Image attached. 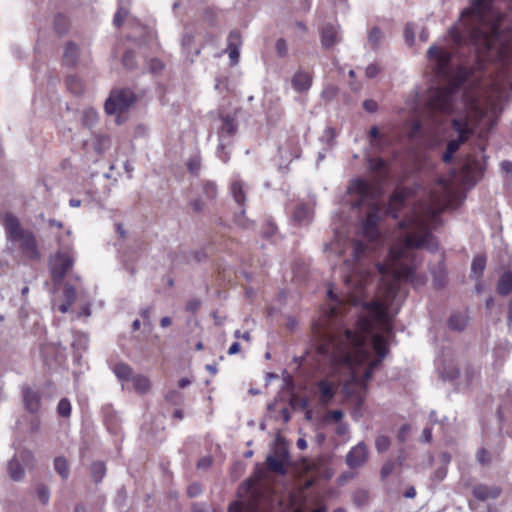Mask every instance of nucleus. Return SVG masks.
<instances>
[{"instance_id": "obj_1", "label": "nucleus", "mask_w": 512, "mask_h": 512, "mask_svg": "<svg viewBox=\"0 0 512 512\" xmlns=\"http://www.w3.org/2000/svg\"><path fill=\"white\" fill-rule=\"evenodd\" d=\"M401 229H408L403 241L390 248V264L378 263L377 269L382 276L379 286V300L362 303L364 281L356 284L355 291L349 292L347 301L354 306L362 305L378 322H386L387 312L399 290V282L405 281L414 286H422L426 281L424 275L415 273V265H403L401 261L409 258L412 250L425 247L430 251L438 249L436 238L430 232L429 220L420 215L399 222Z\"/></svg>"}, {"instance_id": "obj_2", "label": "nucleus", "mask_w": 512, "mask_h": 512, "mask_svg": "<svg viewBox=\"0 0 512 512\" xmlns=\"http://www.w3.org/2000/svg\"><path fill=\"white\" fill-rule=\"evenodd\" d=\"M341 301L329 307L324 319L318 324L316 352L318 360L325 365L339 367L346 365L350 368L365 363L370 356L367 338L373 330L370 317L362 316L357 320L356 330L345 329L333 332L329 326L340 314Z\"/></svg>"}, {"instance_id": "obj_3", "label": "nucleus", "mask_w": 512, "mask_h": 512, "mask_svg": "<svg viewBox=\"0 0 512 512\" xmlns=\"http://www.w3.org/2000/svg\"><path fill=\"white\" fill-rule=\"evenodd\" d=\"M427 56L435 65L436 75L449 81L444 88L437 87L430 90L427 100L428 107L433 111L450 114L453 111L454 94L467 81L470 71L460 65L454 74L450 75L452 55L442 48L431 46L427 51Z\"/></svg>"}, {"instance_id": "obj_4", "label": "nucleus", "mask_w": 512, "mask_h": 512, "mask_svg": "<svg viewBox=\"0 0 512 512\" xmlns=\"http://www.w3.org/2000/svg\"><path fill=\"white\" fill-rule=\"evenodd\" d=\"M471 1L472 7L465 9L461 14L463 18L469 17L472 21V24L466 26L467 39L456 26H452L448 32L456 45L467 42L475 48L477 54H482L493 47L498 37V27L495 23L484 21L485 13L490 8V0Z\"/></svg>"}, {"instance_id": "obj_5", "label": "nucleus", "mask_w": 512, "mask_h": 512, "mask_svg": "<svg viewBox=\"0 0 512 512\" xmlns=\"http://www.w3.org/2000/svg\"><path fill=\"white\" fill-rule=\"evenodd\" d=\"M348 192L358 196V199L352 203L353 208H360L364 204H368V211L361 221L359 226V233L369 241H375L380 236L378 223L381 220L380 207L372 198L373 187L372 185L361 178L354 179L349 187Z\"/></svg>"}, {"instance_id": "obj_6", "label": "nucleus", "mask_w": 512, "mask_h": 512, "mask_svg": "<svg viewBox=\"0 0 512 512\" xmlns=\"http://www.w3.org/2000/svg\"><path fill=\"white\" fill-rule=\"evenodd\" d=\"M270 482H242L238 488V494L243 501H236L230 504L228 512H261L274 502L273 490Z\"/></svg>"}, {"instance_id": "obj_7", "label": "nucleus", "mask_w": 512, "mask_h": 512, "mask_svg": "<svg viewBox=\"0 0 512 512\" xmlns=\"http://www.w3.org/2000/svg\"><path fill=\"white\" fill-rule=\"evenodd\" d=\"M2 224L7 240L18 242L19 250L26 258L30 260H39L41 258L34 233L31 230L24 229L17 216L11 212H6L3 215Z\"/></svg>"}, {"instance_id": "obj_8", "label": "nucleus", "mask_w": 512, "mask_h": 512, "mask_svg": "<svg viewBox=\"0 0 512 512\" xmlns=\"http://www.w3.org/2000/svg\"><path fill=\"white\" fill-rule=\"evenodd\" d=\"M305 485L289 493V505L292 512H327V495L313 488L315 482H304Z\"/></svg>"}, {"instance_id": "obj_9", "label": "nucleus", "mask_w": 512, "mask_h": 512, "mask_svg": "<svg viewBox=\"0 0 512 512\" xmlns=\"http://www.w3.org/2000/svg\"><path fill=\"white\" fill-rule=\"evenodd\" d=\"M265 464L269 472L285 476L291 464L288 447L285 444H277L267 455Z\"/></svg>"}, {"instance_id": "obj_10", "label": "nucleus", "mask_w": 512, "mask_h": 512, "mask_svg": "<svg viewBox=\"0 0 512 512\" xmlns=\"http://www.w3.org/2000/svg\"><path fill=\"white\" fill-rule=\"evenodd\" d=\"M135 95L130 89L112 91L105 102V112L113 115L117 112H124L134 103Z\"/></svg>"}, {"instance_id": "obj_11", "label": "nucleus", "mask_w": 512, "mask_h": 512, "mask_svg": "<svg viewBox=\"0 0 512 512\" xmlns=\"http://www.w3.org/2000/svg\"><path fill=\"white\" fill-rule=\"evenodd\" d=\"M74 259L66 252L56 253L50 260V273L54 283H60L72 268Z\"/></svg>"}, {"instance_id": "obj_12", "label": "nucleus", "mask_w": 512, "mask_h": 512, "mask_svg": "<svg viewBox=\"0 0 512 512\" xmlns=\"http://www.w3.org/2000/svg\"><path fill=\"white\" fill-rule=\"evenodd\" d=\"M452 128L458 133V138L450 140L447 143L446 150L454 154L460 148V145L470 138L473 131L467 118L453 119Z\"/></svg>"}, {"instance_id": "obj_13", "label": "nucleus", "mask_w": 512, "mask_h": 512, "mask_svg": "<svg viewBox=\"0 0 512 512\" xmlns=\"http://www.w3.org/2000/svg\"><path fill=\"white\" fill-rule=\"evenodd\" d=\"M372 346L376 354L378 355V359L372 360L369 362L368 367L365 369L363 373V379L362 382H367L373 375L374 370L377 366L380 365L382 360L386 357L388 354V345L386 340L381 335H374L372 339Z\"/></svg>"}, {"instance_id": "obj_14", "label": "nucleus", "mask_w": 512, "mask_h": 512, "mask_svg": "<svg viewBox=\"0 0 512 512\" xmlns=\"http://www.w3.org/2000/svg\"><path fill=\"white\" fill-rule=\"evenodd\" d=\"M21 397L25 410L31 414H36L41 410L42 394L27 384L21 386Z\"/></svg>"}, {"instance_id": "obj_15", "label": "nucleus", "mask_w": 512, "mask_h": 512, "mask_svg": "<svg viewBox=\"0 0 512 512\" xmlns=\"http://www.w3.org/2000/svg\"><path fill=\"white\" fill-rule=\"evenodd\" d=\"M368 459V449L364 442L354 446L346 456L347 465L351 468L362 466Z\"/></svg>"}, {"instance_id": "obj_16", "label": "nucleus", "mask_w": 512, "mask_h": 512, "mask_svg": "<svg viewBox=\"0 0 512 512\" xmlns=\"http://www.w3.org/2000/svg\"><path fill=\"white\" fill-rule=\"evenodd\" d=\"M340 41L339 26L325 24L321 29V44L324 49H330Z\"/></svg>"}, {"instance_id": "obj_17", "label": "nucleus", "mask_w": 512, "mask_h": 512, "mask_svg": "<svg viewBox=\"0 0 512 512\" xmlns=\"http://www.w3.org/2000/svg\"><path fill=\"white\" fill-rule=\"evenodd\" d=\"M80 47L73 41H68L64 45L62 61L67 67L74 68L77 66L80 57Z\"/></svg>"}, {"instance_id": "obj_18", "label": "nucleus", "mask_w": 512, "mask_h": 512, "mask_svg": "<svg viewBox=\"0 0 512 512\" xmlns=\"http://www.w3.org/2000/svg\"><path fill=\"white\" fill-rule=\"evenodd\" d=\"M312 82V74L302 69L297 70L291 80L293 89L299 93L308 91L312 86Z\"/></svg>"}, {"instance_id": "obj_19", "label": "nucleus", "mask_w": 512, "mask_h": 512, "mask_svg": "<svg viewBox=\"0 0 512 512\" xmlns=\"http://www.w3.org/2000/svg\"><path fill=\"white\" fill-rule=\"evenodd\" d=\"M316 385L320 394V403L323 405L329 404L336 395V385L325 379L318 381Z\"/></svg>"}, {"instance_id": "obj_20", "label": "nucleus", "mask_w": 512, "mask_h": 512, "mask_svg": "<svg viewBox=\"0 0 512 512\" xmlns=\"http://www.w3.org/2000/svg\"><path fill=\"white\" fill-rule=\"evenodd\" d=\"M405 203V194L402 191L394 192L389 199L386 214L394 219L398 218L399 212Z\"/></svg>"}, {"instance_id": "obj_21", "label": "nucleus", "mask_w": 512, "mask_h": 512, "mask_svg": "<svg viewBox=\"0 0 512 512\" xmlns=\"http://www.w3.org/2000/svg\"><path fill=\"white\" fill-rule=\"evenodd\" d=\"M230 191L233 196L234 201L244 207L246 202V186L245 183L241 180H234L230 185Z\"/></svg>"}, {"instance_id": "obj_22", "label": "nucleus", "mask_w": 512, "mask_h": 512, "mask_svg": "<svg viewBox=\"0 0 512 512\" xmlns=\"http://www.w3.org/2000/svg\"><path fill=\"white\" fill-rule=\"evenodd\" d=\"M474 496L479 500H487L490 498H496L500 494V489L498 487H488L484 484L477 485L473 490Z\"/></svg>"}, {"instance_id": "obj_23", "label": "nucleus", "mask_w": 512, "mask_h": 512, "mask_svg": "<svg viewBox=\"0 0 512 512\" xmlns=\"http://www.w3.org/2000/svg\"><path fill=\"white\" fill-rule=\"evenodd\" d=\"M53 25L55 32L59 36H64L69 32L71 23L66 15L58 13L54 16Z\"/></svg>"}, {"instance_id": "obj_24", "label": "nucleus", "mask_w": 512, "mask_h": 512, "mask_svg": "<svg viewBox=\"0 0 512 512\" xmlns=\"http://www.w3.org/2000/svg\"><path fill=\"white\" fill-rule=\"evenodd\" d=\"M497 292L499 295L507 296L512 292V272H504L497 283Z\"/></svg>"}, {"instance_id": "obj_25", "label": "nucleus", "mask_w": 512, "mask_h": 512, "mask_svg": "<svg viewBox=\"0 0 512 512\" xmlns=\"http://www.w3.org/2000/svg\"><path fill=\"white\" fill-rule=\"evenodd\" d=\"M312 218L311 209L305 204H298L293 212V219L299 224L308 223Z\"/></svg>"}, {"instance_id": "obj_26", "label": "nucleus", "mask_w": 512, "mask_h": 512, "mask_svg": "<svg viewBox=\"0 0 512 512\" xmlns=\"http://www.w3.org/2000/svg\"><path fill=\"white\" fill-rule=\"evenodd\" d=\"M468 317L463 313H453L449 320L448 326L451 330L462 331L466 327Z\"/></svg>"}, {"instance_id": "obj_27", "label": "nucleus", "mask_w": 512, "mask_h": 512, "mask_svg": "<svg viewBox=\"0 0 512 512\" xmlns=\"http://www.w3.org/2000/svg\"><path fill=\"white\" fill-rule=\"evenodd\" d=\"M113 372L116 377L122 381H129L133 378V369L126 363L120 362L115 364Z\"/></svg>"}, {"instance_id": "obj_28", "label": "nucleus", "mask_w": 512, "mask_h": 512, "mask_svg": "<svg viewBox=\"0 0 512 512\" xmlns=\"http://www.w3.org/2000/svg\"><path fill=\"white\" fill-rule=\"evenodd\" d=\"M111 146V139L107 135L97 134L93 139V148L97 154H103Z\"/></svg>"}, {"instance_id": "obj_29", "label": "nucleus", "mask_w": 512, "mask_h": 512, "mask_svg": "<svg viewBox=\"0 0 512 512\" xmlns=\"http://www.w3.org/2000/svg\"><path fill=\"white\" fill-rule=\"evenodd\" d=\"M66 85L68 90L75 95H81L85 89L83 81L76 75H69L66 78Z\"/></svg>"}, {"instance_id": "obj_30", "label": "nucleus", "mask_w": 512, "mask_h": 512, "mask_svg": "<svg viewBox=\"0 0 512 512\" xmlns=\"http://www.w3.org/2000/svg\"><path fill=\"white\" fill-rule=\"evenodd\" d=\"M8 472L13 480H20L25 475L24 468L16 457L8 462Z\"/></svg>"}, {"instance_id": "obj_31", "label": "nucleus", "mask_w": 512, "mask_h": 512, "mask_svg": "<svg viewBox=\"0 0 512 512\" xmlns=\"http://www.w3.org/2000/svg\"><path fill=\"white\" fill-rule=\"evenodd\" d=\"M222 119V126L220 130L221 136H233L238 129V125L234 118L230 116H224Z\"/></svg>"}, {"instance_id": "obj_32", "label": "nucleus", "mask_w": 512, "mask_h": 512, "mask_svg": "<svg viewBox=\"0 0 512 512\" xmlns=\"http://www.w3.org/2000/svg\"><path fill=\"white\" fill-rule=\"evenodd\" d=\"M131 380L133 381L135 391L139 394H145L151 388L150 380L144 375L133 376Z\"/></svg>"}, {"instance_id": "obj_33", "label": "nucleus", "mask_w": 512, "mask_h": 512, "mask_svg": "<svg viewBox=\"0 0 512 512\" xmlns=\"http://www.w3.org/2000/svg\"><path fill=\"white\" fill-rule=\"evenodd\" d=\"M54 469L61 478L66 479L69 477L70 468L65 457L58 456L54 459Z\"/></svg>"}, {"instance_id": "obj_34", "label": "nucleus", "mask_w": 512, "mask_h": 512, "mask_svg": "<svg viewBox=\"0 0 512 512\" xmlns=\"http://www.w3.org/2000/svg\"><path fill=\"white\" fill-rule=\"evenodd\" d=\"M81 121L83 126L92 128L98 121V113L92 108H86L82 111Z\"/></svg>"}, {"instance_id": "obj_35", "label": "nucleus", "mask_w": 512, "mask_h": 512, "mask_svg": "<svg viewBox=\"0 0 512 512\" xmlns=\"http://www.w3.org/2000/svg\"><path fill=\"white\" fill-rule=\"evenodd\" d=\"M202 194L207 200H215L218 195V189L215 182L205 180L201 184Z\"/></svg>"}, {"instance_id": "obj_36", "label": "nucleus", "mask_w": 512, "mask_h": 512, "mask_svg": "<svg viewBox=\"0 0 512 512\" xmlns=\"http://www.w3.org/2000/svg\"><path fill=\"white\" fill-rule=\"evenodd\" d=\"M486 267V258L484 256H476L474 257L471 264V274L479 278L482 276L484 269Z\"/></svg>"}, {"instance_id": "obj_37", "label": "nucleus", "mask_w": 512, "mask_h": 512, "mask_svg": "<svg viewBox=\"0 0 512 512\" xmlns=\"http://www.w3.org/2000/svg\"><path fill=\"white\" fill-rule=\"evenodd\" d=\"M242 45L241 33L237 30H232L227 39V49H240Z\"/></svg>"}, {"instance_id": "obj_38", "label": "nucleus", "mask_w": 512, "mask_h": 512, "mask_svg": "<svg viewBox=\"0 0 512 512\" xmlns=\"http://www.w3.org/2000/svg\"><path fill=\"white\" fill-rule=\"evenodd\" d=\"M383 39V33L378 27H373L368 35V42L373 49H377Z\"/></svg>"}, {"instance_id": "obj_39", "label": "nucleus", "mask_w": 512, "mask_h": 512, "mask_svg": "<svg viewBox=\"0 0 512 512\" xmlns=\"http://www.w3.org/2000/svg\"><path fill=\"white\" fill-rule=\"evenodd\" d=\"M90 470L94 480H101L106 474V466L102 461L93 462Z\"/></svg>"}, {"instance_id": "obj_40", "label": "nucleus", "mask_w": 512, "mask_h": 512, "mask_svg": "<svg viewBox=\"0 0 512 512\" xmlns=\"http://www.w3.org/2000/svg\"><path fill=\"white\" fill-rule=\"evenodd\" d=\"M57 413L60 417L69 418L71 415V403L68 398H62L57 405Z\"/></svg>"}, {"instance_id": "obj_41", "label": "nucleus", "mask_w": 512, "mask_h": 512, "mask_svg": "<svg viewBox=\"0 0 512 512\" xmlns=\"http://www.w3.org/2000/svg\"><path fill=\"white\" fill-rule=\"evenodd\" d=\"M353 500L357 507H363L369 503V492L366 490H358L354 493Z\"/></svg>"}, {"instance_id": "obj_42", "label": "nucleus", "mask_w": 512, "mask_h": 512, "mask_svg": "<svg viewBox=\"0 0 512 512\" xmlns=\"http://www.w3.org/2000/svg\"><path fill=\"white\" fill-rule=\"evenodd\" d=\"M391 445V440L386 435H379L375 440V448L379 453L386 452Z\"/></svg>"}, {"instance_id": "obj_43", "label": "nucleus", "mask_w": 512, "mask_h": 512, "mask_svg": "<svg viewBox=\"0 0 512 512\" xmlns=\"http://www.w3.org/2000/svg\"><path fill=\"white\" fill-rule=\"evenodd\" d=\"M165 399L172 405L179 406L183 403L184 396L177 390H170L166 393Z\"/></svg>"}, {"instance_id": "obj_44", "label": "nucleus", "mask_w": 512, "mask_h": 512, "mask_svg": "<svg viewBox=\"0 0 512 512\" xmlns=\"http://www.w3.org/2000/svg\"><path fill=\"white\" fill-rule=\"evenodd\" d=\"M187 169L191 174L198 175L201 169V158L199 156L191 157L187 162Z\"/></svg>"}, {"instance_id": "obj_45", "label": "nucleus", "mask_w": 512, "mask_h": 512, "mask_svg": "<svg viewBox=\"0 0 512 512\" xmlns=\"http://www.w3.org/2000/svg\"><path fill=\"white\" fill-rule=\"evenodd\" d=\"M63 296L65 302H69L73 305L77 296L75 288L70 284H66L63 289Z\"/></svg>"}, {"instance_id": "obj_46", "label": "nucleus", "mask_w": 512, "mask_h": 512, "mask_svg": "<svg viewBox=\"0 0 512 512\" xmlns=\"http://www.w3.org/2000/svg\"><path fill=\"white\" fill-rule=\"evenodd\" d=\"M338 93H339V89L337 86L328 85L323 89L321 96L324 100L331 101L338 95Z\"/></svg>"}, {"instance_id": "obj_47", "label": "nucleus", "mask_w": 512, "mask_h": 512, "mask_svg": "<svg viewBox=\"0 0 512 512\" xmlns=\"http://www.w3.org/2000/svg\"><path fill=\"white\" fill-rule=\"evenodd\" d=\"M122 63L127 69H133L136 66L135 53L131 50L126 51L122 57Z\"/></svg>"}, {"instance_id": "obj_48", "label": "nucleus", "mask_w": 512, "mask_h": 512, "mask_svg": "<svg viewBox=\"0 0 512 512\" xmlns=\"http://www.w3.org/2000/svg\"><path fill=\"white\" fill-rule=\"evenodd\" d=\"M442 378L446 380H455L459 377L460 371L455 366H448L442 371Z\"/></svg>"}, {"instance_id": "obj_49", "label": "nucleus", "mask_w": 512, "mask_h": 512, "mask_svg": "<svg viewBox=\"0 0 512 512\" xmlns=\"http://www.w3.org/2000/svg\"><path fill=\"white\" fill-rule=\"evenodd\" d=\"M275 50L279 57H286L288 54V46L286 40L283 38H279L275 43Z\"/></svg>"}, {"instance_id": "obj_50", "label": "nucleus", "mask_w": 512, "mask_h": 512, "mask_svg": "<svg viewBox=\"0 0 512 512\" xmlns=\"http://www.w3.org/2000/svg\"><path fill=\"white\" fill-rule=\"evenodd\" d=\"M366 244H364L362 241L356 240L353 242V257L354 260L360 259V257L365 253L366 251Z\"/></svg>"}, {"instance_id": "obj_51", "label": "nucleus", "mask_w": 512, "mask_h": 512, "mask_svg": "<svg viewBox=\"0 0 512 512\" xmlns=\"http://www.w3.org/2000/svg\"><path fill=\"white\" fill-rule=\"evenodd\" d=\"M476 458L480 464L486 465L490 462V453L486 448H480L477 451Z\"/></svg>"}, {"instance_id": "obj_52", "label": "nucleus", "mask_w": 512, "mask_h": 512, "mask_svg": "<svg viewBox=\"0 0 512 512\" xmlns=\"http://www.w3.org/2000/svg\"><path fill=\"white\" fill-rule=\"evenodd\" d=\"M127 15H128L127 10H125L122 7L119 8L117 10V12L115 13V15H114V19H113L114 25L117 26V27H120L123 24V22H124L125 18L127 17Z\"/></svg>"}, {"instance_id": "obj_53", "label": "nucleus", "mask_w": 512, "mask_h": 512, "mask_svg": "<svg viewBox=\"0 0 512 512\" xmlns=\"http://www.w3.org/2000/svg\"><path fill=\"white\" fill-rule=\"evenodd\" d=\"M37 496L42 504H47L49 501V491L46 486L40 485L37 489Z\"/></svg>"}, {"instance_id": "obj_54", "label": "nucleus", "mask_w": 512, "mask_h": 512, "mask_svg": "<svg viewBox=\"0 0 512 512\" xmlns=\"http://www.w3.org/2000/svg\"><path fill=\"white\" fill-rule=\"evenodd\" d=\"M404 36L405 40L409 45H413L415 35H414V28L412 24H406L404 29Z\"/></svg>"}, {"instance_id": "obj_55", "label": "nucleus", "mask_w": 512, "mask_h": 512, "mask_svg": "<svg viewBox=\"0 0 512 512\" xmlns=\"http://www.w3.org/2000/svg\"><path fill=\"white\" fill-rule=\"evenodd\" d=\"M212 463H213V458L210 455H207L198 460L197 468L205 470V469L210 468Z\"/></svg>"}, {"instance_id": "obj_56", "label": "nucleus", "mask_w": 512, "mask_h": 512, "mask_svg": "<svg viewBox=\"0 0 512 512\" xmlns=\"http://www.w3.org/2000/svg\"><path fill=\"white\" fill-rule=\"evenodd\" d=\"M194 43V35L191 33H185L182 37V47L190 54L189 48Z\"/></svg>"}, {"instance_id": "obj_57", "label": "nucleus", "mask_w": 512, "mask_h": 512, "mask_svg": "<svg viewBox=\"0 0 512 512\" xmlns=\"http://www.w3.org/2000/svg\"><path fill=\"white\" fill-rule=\"evenodd\" d=\"M380 72V67L376 63L369 64L365 70L367 78H374Z\"/></svg>"}, {"instance_id": "obj_58", "label": "nucleus", "mask_w": 512, "mask_h": 512, "mask_svg": "<svg viewBox=\"0 0 512 512\" xmlns=\"http://www.w3.org/2000/svg\"><path fill=\"white\" fill-rule=\"evenodd\" d=\"M189 206L193 209L195 213H201L204 210V203L201 199H194L189 202Z\"/></svg>"}, {"instance_id": "obj_59", "label": "nucleus", "mask_w": 512, "mask_h": 512, "mask_svg": "<svg viewBox=\"0 0 512 512\" xmlns=\"http://www.w3.org/2000/svg\"><path fill=\"white\" fill-rule=\"evenodd\" d=\"M201 306V301L198 299H191L186 304V310L188 312H196Z\"/></svg>"}, {"instance_id": "obj_60", "label": "nucleus", "mask_w": 512, "mask_h": 512, "mask_svg": "<svg viewBox=\"0 0 512 512\" xmlns=\"http://www.w3.org/2000/svg\"><path fill=\"white\" fill-rule=\"evenodd\" d=\"M229 54V59L232 65H236L239 62L240 58V49H227Z\"/></svg>"}, {"instance_id": "obj_61", "label": "nucleus", "mask_w": 512, "mask_h": 512, "mask_svg": "<svg viewBox=\"0 0 512 512\" xmlns=\"http://www.w3.org/2000/svg\"><path fill=\"white\" fill-rule=\"evenodd\" d=\"M394 469V463L393 462H387L383 465L381 469V476L382 478H387Z\"/></svg>"}, {"instance_id": "obj_62", "label": "nucleus", "mask_w": 512, "mask_h": 512, "mask_svg": "<svg viewBox=\"0 0 512 512\" xmlns=\"http://www.w3.org/2000/svg\"><path fill=\"white\" fill-rule=\"evenodd\" d=\"M385 166V162L383 159L378 158L376 160L370 161V168L374 171L380 170Z\"/></svg>"}, {"instance_id": "obj_63", "label": "nucleus", "mask_w": 512, "mask_h": 512, "mask_svg": "<svg viewBox=\"0 0 512 512\" xmlns=\"http://www.w3.org/2000/svg\"><path fill=\"white\" fill-rule=\"evenodd\" d=\"M363 107L368 112H375L377 110V103L374 100H365Z\"/></svg>"}, {"instance_id": "obj_64", "label": "nucleus", "mask_w": 512, "mask_h": 512, "mask_svg": "<svg viewBox=\"0 0 512 512\" xmlns=\"http://www.w3.org/2000/svg\"><path fill=\"white\" fill-rule=\"evenodd\" d=\"M218 41H219L218 36L213 33H207L205 35L204 42L207 44L217 45Z\"/></svg>"}]
</instances>
